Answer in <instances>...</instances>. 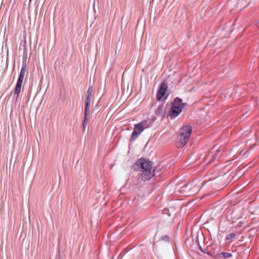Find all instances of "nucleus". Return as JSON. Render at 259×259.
<instances>
[{
    "mask_svg": "<svg viewBox=\"0 0 259 259\" xmlns=\"http://www.w3.org/2000/svg\"><path fill=\"white\" fill-rule=\"evenodd\" d=\"M167 89V86L166 83L163 82L161 84L160 88L158 90L156 96L157 100H160L163 97L166 93Z\"/></svg>",
    "mask_w": 259,
    "mask_h": 259,
    "instance_id": "obj_6",
    "label": "nucleus"
},
{
    "mask_svg": "<svg viewBox=\"0 0 259 259\" xmlns=\"http://www.w3.org/2000/svg\"><path fill=\"white\" fill-rule=\"evenodd\" d=\"M26 72V65L22 67L15 87V94L19 95L21 92V87Z\"/></svg>",
    "mask_w": 259,
    "mask_h": 259,
    "instance_id": "obj_4",
    "label": "nucleus"
},
{
    "mask_svg": "<svg viewBox=\"0 0 259 259\" xmlns=\"http://www.w3.org/2000/svg\"><path fill=\"white\" fill-rule=\"evenodd\" d=\"M92 97L91 96H87L85 100V110H86V112H89L90 110V105Z\"/></svg>",
    "mask_w": 259,
    "mask_h": 259,
    "instance_id": "obj_8",
    "label": "nucleus"
},
{
    "mask_svg": "<svg viewBox=\"0 0 259 259\" xmlns=\"http://www.w3.org/2000/svg\"><path fill=\"white\" fill-rule=\"evenodd\" d=\"M186 104L182 102L179 98H176L173 103L168 115L171 118H175L182 111L183 109L186 106Z\"/></svg>",
    "mask_w": 259,
    "mask_h": 259,
    "instance_id": "obj_3",
    "label": "nucleus"
},
{
    "mask_svg": "<svg viewBox=\"0 0 259 259\" xmlns=\"http://www.w3.org/2000/svg\"><path fill=\"white\" fill-rule=\"evenodd\" d=\"M136 164L140 166L143 171L141 178L143 181H147L153 177L154 175L151 171L152 164L149 160L142 158L136 162Z\"/></svg>",
    "mask_w": 259,
    "mask_h": 259,
    "instance_id": "obj_1",
    "label": "nucleus"
},
{
    "mask_svg": "<svg viewBox=\"0 0 259 259\" xmlns=\"http://www.w3.org/2000/svg\"><path fill=\"white\" fill-rule=\"evenodd\" d=\"M250 3V0H237L236 6L239 10L246 8Z\"/></svg>",
    "mask_w": 259,
    "mask_h": 259,
    "instance_id": "obj_7",
    "label": "nucleus"
},
{
    "mask_svg": "<svg viewBox=\"0 0 259 259\" xmlns=\"http://www.w3.org/2000/svg\"><path fill=\"white\" fill-rule=\"evenodd\" d=\"M162 240L166 241H168V239H169L168 236H164L162 237Z\"/></svg>",
    "mask_w": 259,
    "mask_h": 259,
    "instance_id": "obj_14",
    "label": "nucleus"
},
{
    "mask_svg": "<svg viewBox=\"0 0 259 259\" xmlns=\"http://www.w3.org/2000/svg\"><path fill=\"white\" fill-rule=\"evenodd\" d=\"M221 255L225 258H229L232 256V254L227 252H222Z\"/></svg>",
    "mask_w": 259,
    "mask_h": 259,
    "instance_id": "obj_12",
    "label": "nucleus"
},
{
    "mask_svg": "<svg viewBox=\"0 0 259 259\" xmlns=\"http://www.w3.org/2000/svg\"><path fill=\"white\" fill-rule=\"evenodd\" d=\"M236 236V234L235 233H231L230 234L228 237H227V240H231L233 238H234Z\"/></svg>",
    "mask_w": 259,
    "mask_h": 259,
    "instance_id": "obj_13",
    "label": "nucleus"
},
{
    "mask_svg": "<svg viewBox=\"0 0 259 259\" xmlns=\"http://www.w3.org/2000/svg\"><path fill=\"white\" fill-rule=\"evenodd\" d=\"M93 88L92 87H90L87 92V96H92V93H93Z\"/></svg>",
    "mask_w": 259,
    "mask_h": 259,
    "instance_id": "obj_11",
    "label": "nucleus"
},
{
    "mask_svg": "<svg viewBox=\"0 0 259 259\" xmlns=\"http://www.w3.org/2000/svg\"><path fill=\"white\" fill-rule=\"evenodd\" d=\"M93 88L92 87H90L87 92V96H92V93H93Z\"/></svg>",
    "mask_w": 259,
    "mask_h": 259,
    "instance_id": "obj_10",
    "label": "nucleus"
},
{
    "mask_svg": "<svg viewBox=\"0 0 259 259\" xmlns=\"http://www.w3.org/2000/svg\"><path fill=\"white\" fill-rule=\"evenodd\" d=\"M144 127L142 123H139L135 125L134 131L131 136V139L135 140L144 131Z\"/></svg>",
    "mask_w": 259,
    "mask_h": 259,
    "instance_id": "obj_5",
    "label": "nucleus"
},
{
    "mask_svg": "<svg viewBox=\"0 0 259 259\" xmlns=\"http://www.w3.org/2000/svg\"><path fill=\"white\" fill-rule=\"evenodd\" d=\"M89 112H86V110L84 111L85 116H84V121H83V128H85L86 124L87 123V121H88L87 116L89 114Z\"/></svg>",
    "mask_w": 259,
    "mask_h": 259,
    "instance_id": "obj_9",
    "label": "nucleus"
},
{
    "mask_svg": "<svg viewBox=\"0 0 259 259\" xmlns=\"http://www.w3.org/2000/svg\"><path fill=\"white\" fill-rule=\"evenodd\" d=\"M192 127L190 125L183 126L180 130V133L178 137V141L180 146H184L187 144L192 133Z\"/></svg>",
    "mask_w": 259,
    "mask_h": 259,
    "instance_id": "obj_2",
    "label": "nucleus"
}]
</instances>
